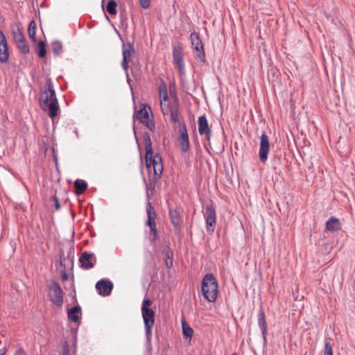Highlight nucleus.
<instances>
[{"label": "nucleus", "instance_id": "obj_1", "mask_svg": "<svg viewBox=\"0 0 355 355\" xmlns=\"http://www.w3.org/2000/svg\"><path fill=\"white\" fill-rule=\"evenodd\" d=\"M201 291L208 302L216 301L218 295V282L213 274L207 273L203 277L201 282Z\"/></svg>", "mask_w": 355, "mask_h": 355}, {"label": "nucleus", "instance_id": "obj_2", "mask_svg": "<svg viewBox=\"0 0 355 355\" xmlns=\"http://www.w3.org/2000/svg\"><path fill=\"white\" fill-rule=\"evenodd\" d=\"M39 103L43 110H48V114L51 119H53L58 116L59 105L55 89L51 91L42 99H39Z\"/></svg>", "mask_w": 355, "mask_h": 355}, {"label": "nucleus", "instance_id": "obj_3", "mask_svg": "<svg viewBox=\"0 0 355 355\" xmlns=\"http://www.w3.org/2000/svg\"><path fill=\"white\" fill-rule=\"evenodd\" d=\"M146 213L148 219L145 223L146 226L150 227V232L153 234V237L150 238L151 242H155L158 237V230L156 226L155 218L157 216V214L155 212V208L153 206L152 203L149 201L147 202L146 205Z\"/></svg>", "mask_w": 355, "mask_h": 355}, {"label": "nucleus", "instance_id": "obj_4", "mask_svg": "<svg viewBox=\"0 0 355 355\" xmlns=\"http://www.w3.org/2000/svg\"><path fill=\"white\" fill-rule=\"evenodd\" d=\"M48 288L51 292L49 293L50 300L52 303L58 306H60L63 303L64 292L61 288L59 284L55 281L51 280V284L48 286Z\"/></svg>", "mask_w": 355, "mask_h": 355}, {"label": "nucleus", "instance_id": "obj_5", "mask_svg": "<svg viewBox=\"0 0 355 355\" xmlns=\"http://www.w3.org/2000/svg\"><path fill=\"white\" fill-rule=\"evenodd\" d=\"M191 45L196 51V57L200 60L202 64H206L205 53L203 47L202 42L200 37V34L196 32L191 33L190 35Z\"/></svg>", "mask_w": 355, "mask_h": 355}, {"label": "nucleus", "instance_id": "obj_6", "mask_svg": "<svg viewBox=\"0 0 355 355\" xmlns=\"http://www.w3.org/2000/svg\"><path fill=\"white\" fill-rule=\"evenodd\" d=\"M204 216L207 232L210 233L214 232L216 224V211L212 205L206 206Z\"/></svg>", "mask_w": 355, "mask_h": 355}, {"label": "nucleus", "instance_id": "obj_7", "mask_svg": "<svg viewBox=\"0 0 355 355\" xmlns=\"http://www.w3.org/2000/svg\"><path fill=\"white\" fill-rule=\"evenodd\" d=\"M270 150V141L268 135L263 132L261 136L260 146L259 150V159L262 163H266Z\"/></svg>", "mask_w": 355, "mask_h": 355}, {"label": "nucleus", "instance_id": "obj_8", "mask_svg": "<svg viewBox=\"0 0 355 355\" xmlns=\"http://www.w3.org/2000/svg\"><path fill=\"white\" fill-rule=\"evenodd\" d=\"M80 266L83 269H91L94 268L96 262V258L94 254L88 252H83L81 253L79 258Z\"/></svg>", "mask_w": 355, "mask_h": 355}, {"label": "nucleus", "instance_id": "obj_9", "mask_svg": "<svg viewBox=\"0 0 355 355\" xmlns=\"http://www.w3.org/2000/svg\"><path fill=\"white\" fill-rule=\"evenodd\" d=\"M180 132L178 139L180 146L182 152L187 153L189 148V141L187 125L184 123L180 125Z\"/></svg>", "mask_w": 355, "mask_h": 355}, {"label": "nucleus", "instance_id": "obj_10", "mask_svg": "<svg viewBox=\"0 0 355 355\" xmlns=\"http://www.w3.org/2000/svg\"><path fill=\"white\" fill-rule=\"evenodd\" d=\"M96 288L99 295L107 296L112 292L113 284L109 280L101 279L96 284Z\"/></svg>", "mask_w": 355, "mask_h": 355}, {"label": "nucleus", "instance_id": "obj_11", "mask_svg": "<svg viewBox=\"0 0 355 355\" xmlns=\"http://www.w3.org/2000/svg\"><path fill=\"white\" fill-rule=\"evenodd\" d=\"M198 132L200 135H205L207 141H209L211 135V130L209 126V123L205 115L198 117Z\"/></svg>", "mask_w": 355, "mask_h": 355}, {"label": "nucleus", "instance_id": "obj_12", "mask_svg": "<svg viewBox=\"0 0 355 355\" xmlns=\"http://www.w3.org/2000/svg\"><path fill=\"white\" fill-rule=\"evenodd\" d=\"M178 110H179V101L176 95L173 103L171 105H167V113L170 114L171 120L176 123L178 121Z\"/></svg>", "mask_w": 355, "mask_h": 355}, {"label": "nucleus", "instance_id": "obj_13", "mask_svg": "<svg viewBox=\"0 0 355 355\" xmlns=\"http://www.w3.org/2000/svg\"><path fill=\"white\" fill-rule=\"evenodd\" d=\"M173 62L175 64L180 65L184 64L183 60V48L181 43H178L177 45L173 46Z\"/></svg>", "mask_w": 355, "mask_h": 355}, {"label": "nucleus", "instance_id": "obj_14", "mask_svg": "<svg viewBox=\"0 0 355 355\" xmlns=\"http://www.w3.org/2000/svg\"><path fill=\"white\" fill-rule=\"evenodd\" d=\"M148 107V110L151 111V107L146 104H141L139 110H135L134 113V118H136L141 123H144L145 121L149 119L148 112L146 110Z\"/></svg>", "mask_w": 355, "mask_h": 355}, {"label": "nucleus", "instance_id": "obj_15", "mask_svg": "<svg viewBox=\"0 0 355 355\" xmlns=\"http://www.w3.org/2000/svg\"><path fill=\"white\" fill-rule=\"evenodd\" d=\"M154 164H153V175L155 177H162L163 173L164 166L162 158L159 153H156L154 156Z\"/></svg>", "mask_w": 355, "mask_h": 355}, {"label": "nucleus", "instance_id": "obj_16", "mask_svg": "<svg viewBox=\"0 0 355 355\" xmlns=\"http://www.w3.org/2000/svg\"><path fill=\"white\" fill-rule=\"evenodd\" d=\"M325 227L328 231L331 232H335L340 230L341 224L338 218H336L335 216H331L326 222Z\"/></svg>", "mask_w": 355, "mask_h": 355}, {"label": "nucleus", "instance_id": "obj_17", "mask_svg": "<svg viewBox=\"0 0 355 355\" xmlns=\"http://www.w3.org/2000/svg\"><path fill=\"white\" fill-rule=\"evenodd\" d=\"M258 324L261 330L263 339L266 340L267 335V323L263 309L261 307L258 315Z\"/></svg>", "mask_w": 355, "mask_h": 355}, {"label": "nucleus", "instance_id": "obj_18", "mask_svg": "<svg viewBox=\"0 0 355 355\" xmlns=\"http://www.w3.org/2000/svg\"><path fill=\"white\" fill-rule=\"evenodd\" d=\"M160 178L161 177H155L153 175V178H150L148 180V182L146 184V189L148 198H150V196L153 195V193L155 191L156 185Z\"/></svg>", "mask_w": 355, "mask_h": 355}, {"label": "nucleus", "instance_id": "obj_19", "mask_svg": "<svg viewBox=\"0 0 355 355\" xmlns=\"http://www.w3.org/2000/svg\"><path fill=\"white\" fill-rule=\"evenodd\" d=\"M144 326H153L155 324V313L153 309L141 311Z\"/></svg>", "mask_w": 355, "mask_h": 355}, {"label": "nucleus", "instance_id": "obj_20", "mask_svg": "<svg viewBox=\"0 0 355 355\" xmlns=\"http://www.w3.org/2000/svg\"><path fill=\"white\" fill-rule=\"evenodd\" d=\"M81 312V308L79 305L73 306L67 311L68 319L73 322H79L80 318L78 315Z\"/></svg>", "mask_w": 355, "mask_h": 355}, {"label": "nucleus", "instance_id": "obj_21", "mask_svg": "<svg viewBox=\"0 0 355 355\" xmlns=\"http://www.w3.org/2000/svg\"><path fill=\"white\" fill-rule=\"evenodd\" d=\"M87 183L83 180L77 179L73 182L74 193L76 196L83 194L87 189Z\"/></svg>", "mask_w": 355, "mask_h": 355}, {"label": "nucleus", "instance_id": "obj_22", "mask_svg": "<svg viewBox=\"0 0 355 355\" xmlns=\"http://www.w3.org/2000/svg\"><path fill=\"white\" fill-rule=\"evenodd\" d=\"M169 217L175 227H178L180 225L182 219L179 211L176 209L169 208Z\"/></svg>", "mask_w": 355, "mask_h": 355}, {"label": "nucleus", "instance_id": "obj_23", "mask_svg": "<svg viewBox=\"0 0 355 355\" xmlns=\"http://www.w3.org/2000/svg\"><path fill=\"white\" fill-rule=\"evenodd\" d=\"M162 252L165 254V264L167 268H171L173 266V252L169 246H166Z\"/></svg>", "mask_w": 355, "mask_h": 355}, {"label": "nucleus", "instance_id": "obj_24", "mask_svg": "<svg viewBox=\"0 0 355 355\" xmlns=\"http://www.w3.org/2000/svg\"><path fill=\"white\" fill-rule=\"evenodd\" d=\"M135 53V50L134 48L133 43L127 42L123 43V49H122V55L124 57V55H127V58L131 60V55Z\"/></svg>", "mask_w": 355, "mask_h": 355}, {"label": "nucleus", "instance_id": "obj_25", "mask_svg": "<svg viewBox=\"0 0 355 355\" xmlns=\"http://www.w3.org/2000/svg\"><path fill=\"white\" fill-rule=\"evenodd\" d=\"M182 334L187 338L191 339L193 335V329L187 324L184 319L182 320Z\"/></svg>", "mask_w": 355, "mask_h": 355}, {"label": "nucleus", "instance_id": "obj_26", "mask_svg": "<svg viewBox=\"0 0 355 355\" xmlns=\"http://www.w3.org/2000/svg\"><path fill=\"white\" fill-rule=\"evenodd\" d=\"M36 28L37 25L35 21H31L28 28V33L30 39L34 42H36Z\"/></svg>", "mask_w": 355, "mask_h": 355}, {"label": "nucleus", "instance_id": "obj_27", "mask_svg": "<svg viewBox=\"0 0 355 355\" xmlns=\"http://www.w3.org/2000/svg\"><path fill=\"white\" fill-rule=\"evenodd\" d=\"M54 90L52 80L50 78H47L46 79V85L44 91H42L40 94V98L42 99L44 96L49 94L51 91Z\"/></svg>", "mask_w": 355, "mask_h": 355}, {"label": "nucleus", "instance_id": "obj_28", "mask_svg": "<svg viewBox=\"0 0 355 355\" xmlns=\"http://www.w3.org/2000/svg\"><path fill=\"white\" fill-rule=\"evenodd\" d=\"M52 52L55 56L60 55L63 52L62 44L60 41L55 40L51 42Z\"/></svg>", "mask_w": 355, "mask_h": 355}, {"label": "nucleus", "instance_id": "obj_29", "mask_svg": "<svg viewBox=\"0 0 355 355\" xmlns=\"http://www.w3.org/2000/svg\"><path fill=\"white\" fill-rule=\"evenodd\" d=\"M116 7L117 3L115 0H108L106 11L111 15H115L117 13Z\"/></svg>", "mask_w": 355, "mask_h": 355}, {"label": "nucleus", "instance_id": "obj_30", "mask_svg": "<svg viewBox=\"0 0 355 355\" xmlns=\"http://www.w3.org/2000/svg\"><path fill=\"white\" fill-rule=\"evenodd\" d=\"M9 59L8 46H0V62L5 63Z\"/></svg>", "mask_w": 355, "mask_h": 355}, {"label": "nucleus", "instance_id": "obj_31", "mask_svg": "<svg viewBox=\"0 0 355 355\" xmlns=\"http://www.w3.org/2000/svg\"><path fill=\"white\" fill-rule=\"evenodd\" d=\"M37 53L38 56L43 58L46 55V42L40 40L37 47Z\"/></svg>", "mask_w": 355, "mask_h": 355}, {"label": "nucleus", "instance_id": "obj_32", "mask_svg": "<svg viewBox=\"0 0 355 355\" xmlns=\"http://www.w3.org/2000/svg\"><path fill=\"white\" fill-rule=\"evenodd\" d=\"M18 49L20 50V51L24 54H27L29 53V46L26 42V40H24L22 43L17 42V43Z\"/></svg>", "mask_w": 355, "mask_h": 355}, {"label": "nucleus", "instance_id": "obj_33", "mask_svg": "<svg viewBox=\"0 0 355 355\" xmlns=\"http://www.w3.org/2000/svg\"><path fill=\"white\" fill-rule=\"evenodd\" d=\"M14 40L17 43H22L24 40H26V38L20 29H18L17 32L14 33Z\"/></svg>", "mask_w": 355, "mask_h": 355}, {"label": "nucleus", "instance_id": "obj_34", "mask_svg": "<svg viewBox=\"0 0 355 355\" xmlns=\"http://www.w3.org/2000/svg\"><path fill=\"white\" fill-rule=\"evenodd\" d=\"M74 254H75L74 248H73V246H71L67 252V259L69 261V262L71 265V268H73V266Z\"/></svg>", "mask_w": 355, "mask_h": 355}, {"label": "nucleus", "instance_id": "obj_35", "mask_svg": "<svg viewBox=\"0 0 355 355\" xmlns=\"http://www.w3.org/2000/svg\"><path fill=\"white\" fill-rule=\"evenodd\" d=\"M160 95L162 97L163 101H167L168 100V96L167 92L166 85L163 83V87L159 86Z\"/></svg>", "mask_w": 355, "mask_h": 355}, {"label": "nucleus", "instance_id": "obj_36", "mask_svg": "<svg viewBox=\"0 0 355 355\" xmlns=\"http://www.w3.org/2000/svg\"><path fill=\"white\" fill-rule=\"evenodd\" d=\"M145 150H146L145 159H152V161H154L155 155H153L152 146H146Z\"/></svg>", "mask_w": 355, "mask_h": 355}, {"label": "nucleus", "instance_id": "obj_37", "mask_svg": "<svg viewBox=\"0 0 355 355\" xmlns=\"http://www.w3.org/2000/svg\"><path fill=\"white\" fill-rule=\"evenodd\" d=\"M324 355H333V347L330 342L324 343Z\"/></svg>", "mask_w": 355, "mask_h": 355}, {"label": "nucleus", "instance_id": "obj_38", "mask_svg": "<svg viewBox=\"0 0 355 355\" xmlns=\"http://www.w3.org/2000/svg\"><path fill=\"white\" fill-rule=\"evenodd\" d=\"M144 124L150 130L154 132L155 129V124L153 119H147L144 121V123H142Z\"/></svg>", "mask_w": 355, "mask_h": 355}, {"label": "nucleus", "instance_id": "obj_39", "mask_svg": "<svg viewBox=\"0 0 355 355\" xmlns=\"http://www.w3.org/2000/svg\"><path fill=\"white\" fill-rule=\"evenodd\" d=\"M60 266L62 268V270H66V264L64 263L65 257L64 254V252L62 250H60Z\"/></svg>", "mask_w": 355, "mask_h": 355}, {"label": "nucleus", "instance_id": "obj_40", "mask_svg": "<svg viewBox=\"0 0 355 355\" xmlns=\"http://www.w3.org/2000/svg\"><path fill=\"white\" fill-rule=\"evenodd\" d=\"M153 304V302L150 299H144L141 306V311L152 309L149 306Z\"/></svg>", "mask_w": 355, "mask_h": 355}, {"label": "nucleus", "instance_id": "obj_41", "mask_svg": "<svg viewBox=\"0 0 355 355\" xmlns=\"http://www.w3.org/2000/svg\"><path fill=\"white\" fill-rule=\"evenodd\" d=\"M130 60H131L130 59L127 58V55H125V54L124 55V57H123L121 66H122L123 69L125 70V73H128V69L129 67L128 63H129V62H130Z\"/></svg>", "mask_w": 355, "mask_h": 355}, {"label": "nucleus", "instance_id": "obj_42", "mask_svg": "<svg viewBox=\"0 0 355 355\" xmlns=\"http://www.w3.org/2000/svg\"><path fill=\"white\" fill-rule=\"evenodd\" d=\"M143 139L144 141V145L146 146H152V142L150 139V136L148 132H145L143 135Z\"/></svg>", "mask_w": 355, "mask_h": 355}, {"label": "nucleus", "instance_id": "obj_43", "mask_svg": "<svg viewBox=\"0 0 355 355\" xmlns=\"http://www.w3.org/2000/svg\"><path fill=\"white\" fill-rule=\"evenodd\" d=\"M180 83H181V86L183 88L184 92L188 93L189 91L190 90V86H189V83H187L185 77L182 78L180 79Z\"/></svg>", "mask_w": 355, "mask_h": 355}, {"label": "nucleus", "instance_id": "obj_44", "mask_svg": "<svg viewBox=\"0 0 355 355\" xmlns=\"http://www.w3.org/2000/svg\"><path fill=\"white\" fill-rule=\"evenodd\" d=\"M153 326H149V325L144 326L146 340H147L148 342L150 341V339H151V337H152V328H153Z\"/></svg>", "mask_w": 355, "mask_h": 355}, {"label": "nucleus", "instance_id": "obj_45", "mask_svg": "<svg viewBox=\"0 0 355 355\" xmlns=\"http://www.w3.org/2000/svg\"><path fill=\"white\" fill-rule=\"evenodd\" d=\"M71 289H72V291L69 293V295L71 297H72V298L75 300V302H77L76 293V288H75V285H74L73 275L72 276Z\"/></svg>", "mask_w": 355, "mask_h": 355}, {"label": "nucleus", "instance_id": "obj_46", "mask_svg": "<svg viewBox=\"0 0 355 355\" xmlns=\"http://www.w3.org/2000/svg\"><path fill=\"white\" fill-rule=\"evenodd\" d=\"M0 46H8L6 36L1 31H0Z\"/></svg>", "mask_w": 355, "mask_h": 355}, {"label": "nucleus", "instance_id": "obj_47", "mask_svg": "<svg viewBox=\"0 0 355 355\" xmlns=\"http://www.w3.org/2000/svg\"><path fill=\"white\" fill-rule=\"evenodd\" d=\"M52 200L54 201V207L56 210H59L61 207V205L59 202V198L55 196H52Z\"/></svg>", "mask_w": 355, "mask_h": 355}, {"label": "nucleus", "instance_id": "obj_48", "mask_svg": "<svg viewBox=\"0 0 355 355\" xmlns=\"http://www.w3.org/2000/svg\"><path fill=\"white\" fill-rule=\"evenodd\" d=\"M139 2L141 6L144 9H147L150 7V0H139Z\"/></svg>", "mask_w": 355, "mask_h": 355}, {"label": "nucleus", "instance_id": "obj_49", "mask_svg": "<svg viewBox=\"0 0 355 355\" xmlns=\"http://www.w3.org/2000/svg\"><path fill=\"white\" fill-rule=\"evenodd\" d=\"M178 72L180 73V79L182 78H184L185 71H184V64L177 65Z\"/></svg>", "mask_w": 355, "mask_h": 355}, {"label": "nucleus", "instance_id": "obj_50", "mask_svg": "<svg viewBox=\"0 0 355 355\" xmlns=\"http://www.w3.org/2000/svg\"><path fill=\"white\" fill-rule=\"evenodd\" d=\"M60 278L62 281H67L69 279L68 274L67 273L66 270H62L60 272Z\"/></svg>", "mask_w": 355, "mask_h": 355}, {"label": "nucleus", "instance_id": "obj_51", "mask_svg": "<svg viewBox=\"0 0 355 355\" xmlns=\"http://www.w3.org/2000/svg\"><path fill=\"white\" fill-rule=\"evenodd\" d=\"M61 355H69V347L67 343L63 346Z\"/></svg>", "mask_w": 355, "mask_h": 355}, {"label": "nucleus", "instance_id": "obj_52", "mask_svg": "<svg viewBox=\"0 0 355 355\" xmlns=\"http://www.w3.org/2000/svg\"><path fill=\"white\" fill-rule=\"evenodd\" d=\"M146 166L147 168H150L151 166H153L154 162L152 159H145Z\"/></svg>", "mask_w": 355, "mask_h": 355}, {"label": "nucleus", "instance_id": "obj_53", "mask_svg": "<svg viewBox=\"0 0 355 355\" xmlns=\"http://www.w3.org/2000/svg\"><path fill=\"white\" fill-rule=\"evenodd\" d=\"M6 352V348L5 347H3L0 348V355H4Z\"/></svg>", "mask_w": 355, "mask_h": 355}, {"label": "nucleus", "instance_id": "obj_54", "mask_svg": "<svg viewBox=\"0 0 355 355\" xmlns=\"http://www.w3.org/2000/svg\"><path fill=\"white\" fill-rule=\"evenodd\" d=\"M125 75H126L127 82H128L129 84H130L131 79H130V76H129L128 73H125Z\"/></svg>", "mask_w": 355, "mask_h": 355}, {"label": "nucleus", "instance_id": "obj_55", "mask_svg": "<svg viewBox=\"0 0 355 355\" xmlns=\"http://www.w3.org/2000/svg\"><path fill=\"white\" fill-rule=\"evenodd\" d=\"M162 112L164 114H168V113H167V107L166 108L162 107Z\"/></svg>", "mask_w": 355, "mask_h": 355}, {"label": "nucleus", "instance_id": "obj_56", "mask_svg": "<svg viewBox=\"0 0 355 355\" xmlns=\"http://www.w3.org/2000/svg\"><path fill=\"white\" fill-rule=\"evenodd\" d=\"M105 0H102V7L103 8Z\"/></svg>", "mask_w": 355, "mask_h": 355}, {"label": "nucleus", "instance_id": "obj_57", "mask_svg": "<svg viewBox=\"0 0 355 355\" xmlns=\"http://www.w3.org/2000/svg\"><path fill=\"white\" fill-rule=\"evenodd\" d=\"M105 17H106V18H107V19H109V18H108V16H107L105 13Z\"/></svg>", "mask_w": 355, "mask_h": 355}, {"label": "nucleus", "instance_id": "obj_58", "mask_svg": "<svg viewBox=\"0 0 355 355\" xmlns=\"http://www.w3.org/2000/svg\"><path fill=\"white\" fill-rule=\"evenodd\" d=\"M232 355H237L236 353H233Z\"/></svg>", "mask_w": 355, "mask_h": 355}]
</instances>
